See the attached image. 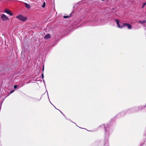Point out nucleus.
<instances>
[{"label":"nucleus","mask_w":146,"mask_h":146,"mask_svg":"<svg viewBox=\"0 0 146 146\" xmlns=\"http://www.w3.org/2000/svg\"><path fill=\"white\" fill-rule=\"evenodd\" d=\"M123 26H124V27L125 26H127V28L128 29H132V26L129 24L124 23L123 24Z\"/></svg>","instance_id":"nucleus-4"},{"label":"nucleus","mask_w":146,"mask_h":146,"mask_svg":"<svg viewBox=\"0 0 146 146\" xmlns=\"http://www.w3.org/2000/svg\"><path fill=\"white\" fill-rule=\"evenodd\" d=\"M41 76H42V78H44V74H43V73L42 72V75H41Z\"/></svg>","instance_id":"nucleus-14"},{"label":"nucleus","mask_w":146,"mask_h":146,"mask_svg":"<svg viewBox=\"0 0 146 146\" xmlns=\"http://www.w3.org/2000/svg\"><path fill=\"white\" fill-rule=\"evenodd\" d=\"M4 12L7 13V14L11 16H13V15L12 12L10 11L7 9L5 10Z\"/></svg>","instance_id":"nucleus-3"},{"label":"nucleus","mask_w":146,"mask_h":146,"mask_svg":"<svg viewBox=\"0 0 146 146\" xmlns=\"http://www.w3.org/2000/svg\"><path fill=\"white\" fill-rule=\"evenodd\" d=\"M16 18L23 21H25L27 19V17L21 15H19L16 17Z\"/></svg>","instance_id":"nucleus-1"},{"label":"nucleus","mask_w":146,"mask_h":146,"mask_svg":"<svg viewBox=\"0 0 146 146\" xmlns=\"http://www.w3.org/2000/svg\"><path fill=\"white\" fill-rule=\"evenodd\" d=\"M51 37L50 34H48L44 36V38L46 40H47L50 39Z\"/></svg>","instance_id":"nucleus-5"},{"label":"nucleus","mask_w":146,"mask_h":146,"mask_svg":"<svg viewBox=\"0 0 146 146\" xmlns=\"http://www.w3.org/2000/svg\"><path fill=\"white\" fill-rule=\"evenodd\" d=\"M115 21L117 24V25H119V21L118 19H115Z\"/></svg>","instance_id":"nucleus-9"},{"label":"nucleus","mask_w":146,"mask_h":146,"mask_svg":"<svg viewBox=\"0 0 146 146\" xmlns=\"http://www.w3.org/2000/svg\"><path fill=\"white\" fill-rule=\"evenodd\" d=\"M139 22L140 23H142V24H143V23H145L146 22V21L145 20L143 21H139Z\"/></svg>","instance_id":"nucleus-7"},{"label":"nucleus","mask_w":146,"mask_h":146,"mask_svg":"<svg viewBox=\"0 0 146 146\" xmlns=\"http://www.w3.org/2000/svg\"><path fill=\"white\" fill-rule=\"evenodd\" d=\"M118 27H119L120 28H122V27H124V26H123V25L121 26H120L119 25H119H117Z\"/></svg>","instance_id":"nucleus-8"},{"label":"nucleus","mask_w":146,"mask_h":146,"mask_svg":"<svg viewBox=\"0 0 146 146\" xmlns=\"http://www.w3.org/2000/svg\"><path fill=\"white\" fill-rule=\"evenodd\" d=\"M24 3L25 5V7L27 9H29L31 7L30 5L28 4L27 3Z\"/></svg>","instance_id":"nucleus-6"},{"label":"nucleus","mask_w":146,"mask_h":146,"mask_svg":"<svg viewBox=\"0 0 146 146\" xmlns=\"http://www.w3.org/2000/svg\"><path fill=\"white\" fill-rule=\"evenodd\" d=\"M44 66H43V68H42V72L43 73V71H44Z\"/></svg>","instance_id":"nucleus-15"},{"label":"nucleus","mask_w":146,"mask_h":146,"mask_svg":"<svg viewBox=\"0 0 146 146\" xmlns=\"http://www.w3.org/2000/svg\"><path fill=\"white\" fill-rule=\"evenodd\" d=\"M17 85H15L14 86V89H15L17 88Z\"/></svg>","instance_id":"nucleus-13"},{"label":"nucleus","mask_w":146,"mask_h":146,"mask_svg":"<svg viewBox=\"0 0 146 146\" xmlns=\"http://www.w3.org/2000/svg\"><path fill=\"white\" fill-rule=\"evenodd\" d=\"M146 3H144L143 4V5L142 6L141 8H143L146 5Z\"/></svg>","instance_id":"nucleus-12"},{"label":"nucleus","mask_w":146,"mask_h":146,"mask_svg":"<svg viewBox=\"0 0 146 146\" xmlns=\"http://www.w3.org/2000/svg\"><path fill=\"white\" fill-rule=\"evenodd\" d=\"M70 16H71V14L70 15V16H64L63 17L64 18L66 19V18H68V17H70Z\"/></svg>","instance_id":"nucleus-10"},{"label":"nucleus","mask_w":146,"mask_h":146,"mask_svg":"<svg viewBox=\"0 0 146 146\" xmlns=\"http://www.w3.org/2000/svg\"><path fill=\"white\" fill-rule=\"evenodd\" d=\"M45 4H46L45 3V2H44L43 3V5L42 6V7H45Z\"/></svg>","instance_id":"nucleus-11"},{"label":"nucleus","mask_w":146,"mask_h":146,"mask_svg":"<svg viewBox=\"0 0 146 146\" xmlns=\"http://www.w3.org/2000/svg\"><path fill=\"white\" fill-rule=\"evenodd\" d=\"M1 18L3 21H7L9 19L4 14H2Z\"/></svg>","instance_id":"nucleus-2"},{"label":"nucleus","mask_w":146,"mask_h":146,"mask_svg":"<svg viewBox=\"0 0 146 146\" xmlns=\"http://www.w3.org/2000/svg\"><path fill=\"white\" fill-rule=\"evenodd\" d=\"M14 91V90H13V91H11L10 92V93L11 94L12 93H13V92Z\"/></svg>","instance_id":"nucleus-16"}]
</instances>
